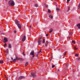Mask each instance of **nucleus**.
Segmentation results:
<instances>
[{"label": "nucleus", "mask_w": 80, "mask_h": 80, "mask_svg": "<svg viewBox=\"0 0 80 80\" xmlns=\"http://www.w3.org/2000/svg\"><path fill=\"white\" fill-rule=\"evenodd\" d=\"M25 78V77L24 76H21L18 78V80H19V79H23Z\"/></svg>", "instance_id": "nucleus-2"}, {"label": "nucleus", "mask_w": 80, "mask_h": 80, "mask_svg": "<svg viewBox=\"0 0 80 80\" xmlns=\"http://www.w3.org/2000/svg\"><path fill=\"white\" fill-rule=\"evenodd\" d=\"M4 77H5V78H6V77H7V76L6 75H4Z\"/></svg>", "instance_id": "nucleus-54"}, {"label": "nucleus", "mask_w": 80, "mask_h": 80, "mask_svg": "<svg viewBox=\"0 0 80 80\" xmlns=\"http://www.w3.org/2000/svg\"><path fill=\"white\" fill-rule=\"evenodd\" d=\"M11 60H13V58H11Z\"/></svg>", "instance_id": "nucleus-51"}, {"label": "nucleus", "mask_w": 80, "mask_h": 80, "mask_svg": "<svg viewBox=\"0 0 80 80\" xmlns=\"http://www.w3.org/2000/svg\"><path fill=\"white\" fill-rule=\"evenodd\" d=\"M28 64V62H27L25 64V66H27Z\"/></svg>", "instance_id": "nucleus-23"}, {"label": "nucleus", "mask_w": 80, "mask_h": 80, "mask_svg": "<svg viewBox=\"0 0 80 80\" xmlns=\"http://www.w3.org/2000/svg\"><path fill=\"white\" fill-rule=\"evenodd\" d=\"M72 42L74 43V44H75V41L74 40H72Z\"/></svg>", "instance_id": "nucleus-20"}, {"label": "nucleus", "mask_w": 80, "mask_h": 80, "mask_svg": "<svg viewBox=\"0 0 80 80\" xmlns=\"http://www.w3.org/2000/svg\"><path fill=\"white\" fill-rule=\"evenodd\" d=\"M56 6H57V5H56Z\"/></svg>", "instance_id": "nucleus-59"}, {"label": "nucleus", "mask_w": 80, "mask_h": 80, "mask_svg": "<svg viewBox=\"0 0 80 80\" xmlns=\"http://www.w3.org/2000/svg\"><path fill=\"white\" fill-rule=\"evenodd\" d=\"M46 37H48V34H47L46 35Z\"/></svg>", "instance_id": "nucleus-38"}, {"label": "nucleus", "mask_w": 80, "mask_h": 80, "mask_svg": "<svg viewBox=\"0 0 80 80\" xmlns=\"http://www.w3.org/2000/svg\"><path fill=\"white\" fill-rule=\"evenodd\" d=\"M4 47L5 48V46H4Z\"/></svg>", "instance_id": "nucleus-58"}, {"label": "nucleus", "mask_w": 80, "mask_h": 80, "mask_svg": "<svg viewBox=\"0 0 80 80\" xmlns=\"http://www.w3.org/2000/svg\"><path fill=\"white\" fill-rule=\"evenodd\" d=\"M58 72H60V69H58Z\"/></svg>", "instance_id": "nucleus-44"}, {"label": "nucleus", "mask_w": 80, "mask_h": 80, "mask_svg": "<svg viewBox=\"0 0 80 80\" xmlns=\"http://www.w3.org/2000/svg\"><path fill=\"white\" fill-rule=\"evenodd\" d=\"M52 31H53V29L51 28L49 30L50 33H52Z\"/></svg>", "instance_id": "nucleus-13"}, {"label": "nucleus", "mask_w": 80, "mask_h": 80, "mask_svg": "<svg viewBox=\"0 0 80 80\" xmlns=\"http://www.w3.org/2000/svg\"><path fill=\"white\" fill-rule=\"evenodd\" d=\"M76 59L78 60V61H80V59H79L78 58H77Z\"/></svg>", "instance_id": "nucleus-36"}, {"label": "nucleus", "mask_w": 80, "mask_h": 80, "mask_svg": "<svg viewBox=\"0 0 80 80\" xmlns=\"http://www.w3.org/2000/svg\"><path fill=\"white\" fill-rule=\"evenodd\" d=\"M17 25L19 29H21V28H22V26H21V25H20L19 24H18Z\"/></svg>", "instance_id": "nucleus-3"}, {"label": "nucleus", "mask_w": 80, "mask_h": 80, "mask_svg": "<svg viewBox=\"0 0 80 80\" xmlns=\"http://www.w3.org/2000/svg\"><path fill=\"white\" fill-rule=\"evenodd\" d=\"M6 53H8V49H7V50H6Z\"/></svg>", "instance_id": "nucleus-30"}, {"label": "nucleus", "mask_w": 80, "mask_h": 80, "mask_svg": "<svg viewBox=\"0 0 80 80\" xmlns=\"http://www.w3.org/2000/svg\"><path fill=\"white\" fill-rule=\"evenodd\" d=\"M48 13H51V11H50V9H48Z\"/></svg>", "instance_id": "nucleus-27"}, {"label": "nucleus", "mask_w": 80, "mask_h": 80, "mask_svg": "<svg viewBox=\"0 0 80 80\" xmlns=\"http://www.w3.org/2000/svg\"><path fill=\"white\" fill-rule=\"evenodd\" d=\"M77 26L78 27V28H80V23L77 24Z\"/></svg>", "instance_id": "nucleus-9"}, {"label": "nucleus", "mask_w": 80, "mask_h": 80, "mask_svg": "<svg viewBox=\"0 0 80 80\" xmlns=\"http://www.w3.org/2000/svg\"><path fill=\"white\" fill-rule=\"evenodd\" d=\"M17 60V59H13V61H12V62H16V61Z\"/></svg>", "instance_id": "nucleus-10"}, {"label": "nucleus", "mask_w": 80, "mask_h": 80, "mask_svg": "<svg viewBox=\"0 0 80 80\" xmlns=\"http://www.w3.org/2000/svg\"><path fill=\"white\" fill-rule=\"evenodd\" d=\"M44 5H45V6H46V5H47V4H46V3H45L44 4Z\"/></svg>", "instance_id": "nucleus-49"}, {"label": "nucleus", "mask_w": 80, "mask_h": 80, "mask_svg": "<svg viewBox=\"0 0 80 80\" xmlns=\"http://www.w3.org/2000/svg\"><path fill=\"white\" fill-rule=\"evenodd\" d=\"M55 67V65H53L52 66V68H54V67Z\"/></svg>", "instance_id": "nucleus-32"}, {"label": "nucleus", "mask_w": 80, "mask_h": 80, "mask_svg": "<svg viewBox=\"0 0 80 80\" xmlns=\"http://www.w3.org/2000/svg\"><path fill=\"white\" fill-rule=\"evenodd\" d=\"M3 42H5V43H6V42H8V39H7V38H4L3 40Z\"/></svg>", "instance_id": "nucleus-5"}, {"label": "nucleus", "mask_w": 80, "mask_h": 80, "mask_svg": "<svg viewBox=\"0 0 80 80\" xmlns=\"http://www.w3.org/2000/svg\"><path fill=\"white\" fill-rule=\"evenodd\" d=\"M57 11H59L60 10V9L58 7H57L56 9Z\"/></svg>", "instance_id": "nucleus-15"}, {"label": "nucleus", "mask_w": 80, "mask_h": 80, "mask_svg": "<svg viewBox=\"0 0 80 80\" xmlns=\"http://www.w3.org/2000/svg\"><path fill=\"white\" fill-rule=\"evenodd\" d=\"M66 54H67V51L63 53V55H66Z\"/></svg>", "instance_id": "nucleus-28"}, {"label": "nucleus", "mask_w": 80, "mask_h": 80, "mask_svg": "<svg viewBox=\"0 0 80 80\" xmlns=\"http://www.w3.org/2000/svg\"><path fill=\"white\" fill-rule=\"evenodd\" d=\"M18 59L19 60L21 61V62H22V61H23L24 60L23 59H22L21 58H19Z\"/></svg>", "instance_id": "nucleus-12"}, {"label": "nucleus", "mask_w": 80, "mask_h": 80, "mask_svg": "<svg viewBox=\"0 0 80 80\" xmlns=\"http://www.w3.org/2000/svg\"><path fill=\"white\" fill-rule=\"evenodd\" d=\"M32 55V57H34V56H35V54H34V55Z\"/></svg>", "instance_id": "nucleus-45"}, {"label": "nucleus", "mask_w": 80, "mask_h": 80, "mask_svg": "<svg viewBox=\"0 0 80 80\" xmlns=\"http://www.w3.org/2000/svg\"><path fill=\"white\" fill-rule=\"evenodd\" d=\"M15 57L16 58H15V59H17V60H18V57H17V55H16V54H15Z\"/></svg>", "instance_id": "nucleus-17"}, {"label": "nucleus", "mask_w": 80, "mask_h": 80, "mask_svg": "<svg viewBox=\"0 0 80 80\" xmlns=\"http://www.w3.org/2000/svg\"><path fill=\"white\" fill-rule=\"evenodd\" d=\"M16 32H17V31H14V33H16Z\"/></svg>", "instance_id": "nucleus-46"}, {"label": "nucleus", "mask_w": 80, "mask_h": 80, "mask_svg": "<svg viewBox=\"0 0 80 80\" xmlns=\"http://www.w3.org/2000/svg\"><path fill=\"white\" fill-rule=\"evenodd\" d=\"M42 42V40H38V45H40V42Z\"/></svg>", "instance_id": "nucleus-7"}, {"label": "nucleus", "mask_w": 80, "mask_h": 80, "mask_svg": "<svg viewBox=\"0 0 80 80\" xmlns=\"http://www.w3.org/2000/svg\"><path fill=\"white\" fill-rule=\"evenodd\" d=\"M1 34H2V35H5V34H4V33H1Z\"/></svg>", "instance_id": "nucleus-48"}, {"label": "nucleus", "mask_w": 80, "mask_h": 80, "mask_svg": "<svg viewBox=\"0 0 80 80\" xmlns=\"http://www.w3.org/2000/svg\"><path fill=\"white\" fill-rule=\"evenodd\" d=\"M8 47L10 48H12V45H11V44H8Z\"/></svg>", "instance_id": "nucleus-11"}, {"label": "nucleus", "mask_w": 80, "mask_h": 80, "mask_svg": "<svg viewBox=\"0 0 80 80\" xmlns=\"http://www.w3.org/2000/svg\"><path fill=\"white\" fill-rule=\"evenodd\" d=\"M42 39H43V38H42V37H41L39 40H42Z\"/></svg>", "instance_id": "nucleus-33"}, {"label": "nucleus", "mask_w": 80, "mask_h": 80, "mask_svg": "<svg viewBox=\"0 0 80 80\" xmlns=\"http://www.w3.org/2000/svg\"><path fill=\"white\" fill-rule=\"evenodd\" d=\"M72 33H73V32H71L69 34V35H72Z\"/></svg>", "instance_id": "nucleus-25"}, {"label": "nucleus", "mask_w": 80, "mask_h": 80, "mask_svg": "<svg viewBox=\"0 0 80 80\" xmlns=\"http://www.w3.org/2000/svg\"><path fill=\"white\" fill-rule=\"evenodd\" d=\"M7 80H8V77H7Z\"/></svg>", "instance_id": "nucleus-52"}, {"label": "nucleus", "mask_w": 80, "mask_h": 80, "mask_svg": "<svg viewBox=\"0 0 80 80\" xmlns=\"http://www.w3.org/2000/svg\"><path fill=\"white\" fill-rule=\"evenodd\" d=\"M74 48H75L76 50H77V49H78V48H76V47H75V46L74 47Z\"/></svg>", "instance_id": "nucleus-35"}, {"label": "nucleus", "mask_w": 80, "mask_h": 80, "mask_svg": "<svg viewBox=\"0 0 80 80\" xmlns=\"http://www.w3.org/2000/svg\"><path fill=\"white\" fill-rule=\"evenodd\" d=\"M22 54L24 55V56H25V54H24V52H23Z\"/></svg>", "instance_id": "nucleus-37"}, {"label": "nucleus", "mask_w": 80, "mask_h": 80, "mask_svg": "<svg viewBox=\"0 0 80 80\" xmlns=\"http://www.w3.org/2000/svg\"><path fill=\"white\" fill-rule=\"evenodd\" d=\"M0 62L1 63H3V61L1 60V61H0Z\"/></svg>", "instance_id": "nucleus-26"}, {"label": "nucleus", "mask_w": 80, "mask_h": 80, "mask_svg": "<svg viewBox=\"0 0 80 80\" xmlns=\"http://www.w3.org/2000/svg\"><path fill=\"white\" fill-rule=\"evenodd\" d=\"M34 74L35 75V74H36V72H34Z\"/></svg>", "instance_id": "nucleus-47"}, {"label": "nucleus", "mask_w": 80, "mask_h": 80, "mask_svg": "<svg viewBox=\"0 0 80 80\" xmlns=\"http://www.w3.org/2000/svg\"><path fill=\"white\" fill-rule=\"evenodd\" d=\"M15 2L13 1L10 0L8 2V5L11 7L14 6Z\"/></svg>", "instance_id": "nucleus-1"}, {"label": "nucleus", "mask_w": 80, "mask_h": 80, "mask_svg": "<svg viewBox=\"0 0 80 80\" xmlns=\"http://www.w3.org/2000/svg\"><path fill=\"white\" fill-rule=\"evenodd\" d=\"M70 0H67V2H70Z\"/></svg>", "instance_id": "nucleus-40"}, {"label": "nucleus", "mask_w": 80, "mask_h": 80, "mask_svg": "<svg viewBox=\"0 0 80 80\" xmlns=\"http://www.w3.org/2000/svg\"><path fill=\"white\" fill-rule=\"evenodd\" d=\"M5 7H6V8H8V6H6V7H4V8H5Z\"/></svg>", "instance_id": "nucleus-42"}, {"label": "nucleus", "mask_w": 80, "mask_h": 80, "mask_svg": "<svg viewBox=\"0 0 80 80\" xmlns=\"http://www.w3.org/2000/svg\"><path fill=\"white\" fill-rule=\"evenodd\" d=\"M37 57H38V54H37Z\"/></svg>", "instance_id": "nucleus-43"}, {"label": "nucleus", "mask_w": 80, "mask_h": 80, "mask_svg": "<svg viewBox=\"0 0 80 80\" xmlns=\"http://www.w3.org/2000/svg\"><path fill=\"white\" fill-rule=\"evenodd\" d=\"M48 42H46L45 44V46H46V47H47V45H48Z\"/></svg>", "instance_id": "nucleus-21"}, {"label": "nucleus", "mask_w": 80, "mask_h": 80, "mask_svg": "<svg viewBox=\"0 0 80 80\" xmlns=\"http://www.w3.org/2000/svg\"><path fill=\"white\" fill-rule=\"evenodd\" d=\"M70 7H68V11H67L68 12V11H69V10H70Z\"/></svg>", "instance_id": "nucleus-18"}, {"label": "nucleus", "mask_w": 80, "mask_h": 80, "mask_svg": "<svg viewBox=\"0 0 80 80\" xmlns=\"http://www.w3.org/2000/svg\"><path fill=\"white\" fill-rule=\"evenodd\" d=\"M68 38H69V39H70V37H69Z\"/></svg>", "instance_id": "nucleus-53"}, {"label": "nucleus", "mask_w": 80, "mask_h": 80, "mask_svg": "<svg viewBox=\"0 0 80 80\" xmlns=\"http://www.w3.org/2000/svg\"><path fill=\"white\" fill-rule=\"evenodd\" d=\"M3 1L5 0L6 2H7L8 0H3Z\"/></svg>", "instance_id": "nucleus-50"}, {"label": "nucleus", "mask_w": 80, "mask_h": 80, "mask_svg": "<svg viewBox=\"0 0 80 80\" xmlns=\"http://www.w3.org/2000/svg\"><path fill=\"white\" fill-rule=\"evenodd\" d=\"M66 66L67 67H68V66H69V64H68L66 65Z\"/></svg>", "instance_id": "nucleus-34"}, {"label": "nucleus", "mask_w": 80, "mask_h": 80, "mask_svg": "<svg viewBox=\"0 0 80 80\" xmlns=\"http://www.w3.org/2000/svg\"><path fill=\"white\" fill-rule=\"evenodd\" d=\"M51 0V1H53V0Z\"/></svg>", "instance_id": "nucleus-57"}, {"label": "nucleus", "mask_w": 80, "mask_h": 80, "mask_svg": "<svg viewBox=\"0 0 80 80\" xmlns=\"http://www.w3.org/2000/svg\"><path fill=\"white\" fill-rule=\"evenodd\" d=\"M5 46L6 47H7V44L5 43Z\"/></svg>", "instance_id": "nucleus-39"}, {"label": "nucleus", "mask_w": 80, "mask_h": 80, "mask_svg": "<svg viewBox=\"0 0 80 80\" xmlns=\"http://www.w3.org/2000/svg\"><path fill=\"white\" fill-rule=\"evenodd\" d=\"M30 55H35V54L34 53V51H32L30 52Z\"/></svg>", "instance_id": "nucleus-6"}, {"label": "nucleus", "mask_w": 80, "mask_h": 80, "mask_svg": "<svg viewBox=\"0 0 80 80\" xmlns=\"http://www.w3.org/2000/svg\"><path fill=\"white\" fill-rule=\"evenodd\" d=\"M32 77H33L34 78L35 77H36V75L35 74H33L32 75Z\"/></svg>", "instance_id": "nucleus-16"}, {"label": "nucleus", "mask_w": 80, "mask_h": 80, "mask_svg": "<svg viewBox=\"0 0 80 80\" xmlns=\"http://www.w3.org/2000/svg\"><path fill=\"white\" fill-rule=\"evenodd\" d=\"M49 17L50 18H51V19H52V18H53V16L51 15H50Z\"/></svg>", "instance_id": "nucleus-14"}, {"label": "nucleus", "mask_w": 80, "mask_h": 80, "mask_svg": "<svg viewBox=\"0 0 80 80\" xmlns=\"http://www.w3.org/2000/svg\"><path fill=\"white\" fill-rule=\"evenodd\" d=\"M42 41H43V43H45V39H43Z\"/></svg>", "instance_id": "nucleus-29"}, {"label": "nucleus", "mask_w": 80, "mask_h": 80, "mask_svg": "<svg viewBox=\"0 0 80 80\" xmlns=\"http://www.w3.org/2000/svg\"><path fill=\"white\" fill-rule=\"evenodd\" d=\"M30 28H31V26H30Z\"/></svg>", "instance_id": "nucleus-56"}, {"label": "nucleus", "mask_w": 80, "mask_h": 80, "mask_svg": "<svg viewBox=\"0 0 80 80\" xmlns=\"http://www.w3.org/2000/svg\"><path fill=\"white\" fill-rule=\"evenodd\" d=\"M48 5H46V8H48Z\"/></svg>", "instance_id": "nucleus-41"}, {"label": "nucleus", "mask_w": 80, "mask_h": 80, "mask_svg": "<svg viewBox=\"0 0 80 80\" xmlns=\"http://www.w3.org/2000/svg\"><path fill=\"white\" fill-rule=\"evenodd\" d=\"M79 18L80 19V16L79 17Z\"/></svg>", "instance_id": "nucleus-55"}, {"label": "nucleus", "mask_w": 80, "mask_h": 80, "mask_svg": "<svg viewBox=\"0 0 80 80\" xmlns=\"http://www.w3.org/2000/svg\"><path fill=\"white\" fill-rule=\"evenodd\" d=\"M78 9H80V2L79 4L78 5Z\"/></svg>", "instance_id": "nucleus-19"}, {"label": "nucleus", "mask_w": 80, "mask_h": 80, "mask_svg": "<svg viewBox=\"0 0 80 80\" xmlns=\"http://www.w3.org/2000/svg\"><path fill=\"white\" fill-rule=\"evenodd\" d=\"M35 6L36 7H38V5L37 4H35Z\"/></svg>", "instance_id": "nucleus-24"}, {"label": "nucleus", "mask_w": 80, "mask_h": 80, "mask_svg": "<svg viewBox=\"0 0 80 80\" xmlns=\"http://www.w3.org/2000/svg\"><path fill=\"white\" fill-rule=\"evenodd\" d=\"M75 56L76 57H78V54L77 53H76L75 55Z\"/></svg>", "instance_id": "nucleus-31"}, {"label": "nucleus", "mask_w": 80, "mask_h": 80, "mask_svg": "<svg viewBox=\"0 0 80 80\" xmlns=\"http://www.w3.org/2000/svg\"><path fill=\"white\" fill-rule=\"evenodd\" d=\"M25 40H26V36H24L22 39V42H24L25 41Z\"/></svg>", "instance_id": "nucleus-4"}, {"label": "nucleus", "mask_w": 80, "mask_h": 80, "mask_svg": "<svg viewBox=\"0 0 80 80\" xmlns=\"http://www.w3.org/2000/svg\"><path fill=\"white\" fill-rule=\"evenodd\" d=\"M42 51V48H41L40 49V50L39 52H38V53H40V52H41Z\"/></svg>", "instance_id": "nucleus-22"}, {"label": "nucleus", "mask_w": 80, "mask_h": 80, "mask_svg": "<svg viewBox=\"0 0 80 80\" xmlns=\"http://www.w3.org/2000/svg\"><path fill=\"white\" fill-rule=\"evenodd\" d=\"M18 21L17 20H16L15 21V23L16 25H18Z\"/></svg>", "instance_id": "nucleus-8"}]
</instances>
